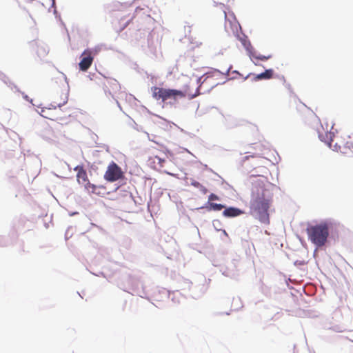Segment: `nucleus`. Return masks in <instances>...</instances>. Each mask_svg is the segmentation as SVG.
I'll return each instance as SVG.
<instances>
[{
	"label": "nucleus",
	"mask_w": 353,
	"mask_h": 353,
	"mask_svg": "<svg viewBox=\"0 0 353 353\" xmlns=\"http://www.w3.org/2000/svg\"><path fill=\"white\" fill-rule=\"evenodd\" d=\"M48 110L42 109L41 110V115L43 117H46L47 119H51V120H54L55 119L54 118H52L50 115H48Z\"/></svg>",
	"instance_id": "nucleus-18"
},
{
	"label": "nucleus",
	"mask_w": 353,
	"mask_h": 353,
	"mask_svg": "<svg viewBox=\"0 0 353 353\" xmlns=\"http://www.w3.org/2000/svg\"><path fill=\"white\" fill-rule=\"evenodd\" d=\"M206 79H207V78H206V77H205V76H204V75H203V76H201V77H199V78L197 79V81H196L197 84H199V85H201L205 82V81Z\"/></svg>",
	"instance_id": "nucleus-21"
},
{
	"label": "nucleus",
	"mask_w": 353,
	"mask_h": 353,
	"mask_svg": "<svg viewBox=\"0 0 353 353\" xmlns=\"http://www.w3.org/2000/svg\"><path fill=\"white\" fill-rule=\"evenodd\" d=\"M232 68V65H230L229 67V68L226 70L225 72H222L221 71H220L219 70H214V71L216 72L217 74H223V75H225V76H228L229 75V73L231 70Z\"/></svg>",
	"instance_id": "nucleus-17"
},
{
	"label": "nucleus",
	"mask_w": 353,
	"mask_h": 353,
	"mask_svg": "<svg viewBox=\"0 0 353 353\" xmlns=\"http://www.w3.org/2000/svg\"><path fill=\"white\" fill-rule=\"evenodd\" d=\"M156 119H157V120L156 119V125H158L159 128H162L164 130H169L172 125H174L176 128H178L181 130V132L186 133V132L183 129L179 128L174 123H170V121L163 119L162 117H159L157 114H156Z\"/></svg>",
	"instance_id": "nucleus-9"
},
{
	"label": "nucleus",
	"mask_w": 353,
	"mask_h": 353,
	"mask_svg": "<svg viewBox=\"0 0 353 353\" xmlns=\"http://www.w3.org/2000/svg\"><path fill=\"white\" fill-rule=\"evenodd\" d=\"M223 232H224V234L228 235V234L226 233V232L225 230Z\"/></svg>",
	"instance_id": "nucleus-31"
},
{
	"label": "nucleus",
	"mask_w": 353,
	"mask_h": 353,
	"mask_svg": "<svg viewBox=\"0 0 353 353\" xmlns=\"http://www.w3.org/2000/svg\"><path fill=\"white\" fill-rule=\"evenodd\" d=\"M123 177L121 168L114 162H111L108 166L104 174V179L110 182L116 181Z\"/></svg>",
	"instance_id": "nucleus-4"
},
{
	"label": "nucleus",
	"mask_w": 353,
	"mask_h": 353,
	"mask_svg": "<svg viewBox=\"0 0 353 353\" xmlns=\"http://www.w3.org/2000/svg\"><path fill=\"white\" fill-rule=\"evenodd\" d=\"M159 294H161V298H165V297L170 296L169 292L168 290H166L165 289H162V290H159Z\"/></svg>",
	"instance_id": "nucleus-16"
},
{
	"label": "nucleus",
	"mask_w": 353,
	"mask_h": 353,
	"mask_svg": "<svg viewBox=\"0 0 353 353\" xmlns=\"http://www.w3.org/2000/svg\"><path fill=\"white\" fill-rule=\"evenodd\" d=\"M155 158L159 160V163L161 165V166H162V163L164 162L165 160L159 157L157 155L155 156Z\"/></svg>",
	"instance_id": "nucleus-22"
},
{
	"label": "nucleus",
	"mask_w": 353,
	"mask_h": 353,
	"mask_svg": "<svg viewBox=\"0 0 353 353\" xmlns=\"http://www.w3.org/2000/svg\"><path fill=\"white\" fill-rule=\"evenodd\" d=\"M81 60L79 63V68L82 71H86L92 65L93 61V57L92 52L90 50H85L81 54Z\"/></svg>",
	"instance_id": "nucleus-7"
},
{
	"label": "nucleus",
	"mask_w": 353,
	"mask_h": 353,
	"mask_svg": "<svg viewBox=\"0 0 353 353\" xmlns=\"http://www.w3.org/2000/svg\"><path fill=\"white\" fill-rule=\"evenodd\" d=\"M238 264L239 259H233L225 267H222L220 271L224 276L235 279L239 275Z\"/></svg>",
	"instance_id": "nucleus-5"
},
{
	"label": "nucleus",
	"mask_w": 353,
	"mask_h": 353,
	"mask_svg": "<svg viewBox=\"0 0 353 353\" xmlns=\"http://www.w3.org/2000/svg\"><path fill=\"white\" fill-rule=\"evenodd\" d=\"M239 40L241 41L242 45L247 51L249 57L252 59V57L254 56L255 50L252 46L251 45L250 41L247 39V37L245 35L243 36V38H239Z\"/></svg>",
	"instance_id": "nucleus-11"
},
{
	"label": "nucleus",
	"mask_w": 353,
	"mask_h": 353,
	"mask_svg": "<svg viewBox=\"0 0 353 353\" xmlns=\"http://www.w3.org/2000/svg\"><path fill=\"white\" fill-rule=\"evenodd\" d=\"M232 73L239 74V72L237 70H234V71L232 72Z\"/></svg>",
	"instance_id": "nucleus-26"
},
{
	"label": "nucleus",
	"mask_w": 353,
	"mask_h": 353,
	"mask_svg": "<svg viewBox=\"0 0 353 353\" xmlns=\"http://www.w3.org/2000/svg\"><path fill=\"white\" fill-rule=\"evenodd\" d=\"M184 96L185 94L181 90L159 88L158 92H156V100L161 99V104L167 100H170L169 103H172L177 97H183Z\"/></svg>",
	"instance_id": "nucleus-3"
},
{
	"label": "nucleus",
	"mask_w": 353,
	"mask_h": 353,
	"mask_svg": "<svg viewBox=\"0 0 353 353\" xmlns=\"http://www.w3.org/2000/svg\"><path fill=\"white\" fill-rule=\"evenodd\" d=\"M52 2L54 3V0H52Z\"/></svg>",
	"instance_id": "nucleus-33"
},
{
	"label": "nucleus",
	"mask_w": 353,
	"mask_h": 353,
	"mask_svg": "<svg viewBox=\"0 0 353 353\" xmlns=\"http://www.w3.org/2000/svg\"><path fill=\"white\" fill-rule=\"evenodd\" d=\"M274 71L272 69H267L263 72L258 74L254 79L256 81L261 80V79H270L272 78L273 75Z\"/></svg>",
	"instance_id": "nucleus-13"
},
{
	"label": "nucleus",
	"mask_w": 353,
	"mask_h": 353,
	"mask_svg": "<svg viewBox=\"0 0 353 353\" xmlns=\"http://www.w3.org/2000/svg\"><path fill=\"white\" fill-rule=\"evenodd\" d=\"M272 193L262 182L253 184L250 200V214L260 222L269 223V213Z\"/></svg>",
	"instance_id": "nucleus-1"
},
{
	"label": "nucleus",
	"mask_w": 353,
	"mask_h": 353,
	"mask_svg": "<svg viewBox=\"0 0 353 353\" xmlns=\"http://www.w3.org/2000/svg\"><path fill=\"white\" fill-rule=\"evenodd\" d=\"M223 13H224L225 17L226 18L227 17V14H226L225 10H223Z\"/></svg>",
	"instance_id": "nucleus-27"
},
{
	"label": "nucleus",
	"mask_w": 353,
	"mask_h": 353,
	"mask_svg": "<svg viewBox=\"0 0 353 353\" xmlns=\"http://www.w3.org/2000/svg\"><path fill=\"white\" fill-rule=\"evenodd\" d=\"M191 185H193L194 187L196 188H199L201 190H205V188L204 186H203L199 182H198L196 181L192 180Z\"/></svg>",
	"instance_id": "nucleus-15"
},
{
	"label": "nucleus",
	"mask_w": 353,
	"mask_h": 353,
	"mask_svg": "<svg viewBox=\"0 0 353 353\" xmlns=\"http://www.w3.org/2000/svg\"><path fill=\"white\" fill-rule=\"evenodd\" d=\"M214 6L217 5V3L216 1H214Z\"/></svg>",
	"instance_id": "nucleus-30"
},
{
	"label": "nucleus",
	"mask_w": 353,
	"mask_h": 353,
	"mask_svg": "<svg viewBox=\"0 0 353 353\" xmlns=\"http://www.w3.org/2000/svg\"><path fill=\"white\" fill-rule=\"evenodd\" d=\"M317 133L319 135V139L326 143L330 148H332V142L333 140V137H334V132L331 131L324 130V128L321 125V129L317 130Z\"/></svg>",
	"instance_id": "nucleus-8"
},
{
	"label": "nucleus",
	"mask_w": 353,
	"mask_h": 353,
	"mask_svg": "<svg viewBox=\"0 0 353 353\" xmlns=\"http://www.w3.org/2000/svg\"><path fill=\"white\" fill-rule=\"evenodd\" d=\"M338 148H340V146L338 145L337 143H336L334 145V148H332L333 150H337Z\"/></svg>",
	"instance_id": "nucleus-23"
},
{
	"label": "nucleus",
	"mask_w": 353,
	"mask_h": 353,
	"mask_svg": "<svg viewBox=\"0 0 353 353\" xmlns=\"http://www.w3.org/2000/svg\"><path fill=\"white\" fill-rule=\"evenodd\" d=\"M215 200H219V197L214 194V193H211L209 196H208V201L211 202V201H215Z\"/></svg>",
	"instance_id": "nucleus-19"
},
{
	"label": "nucleus",
	"mask_w": 353,
	"mask_h": 353,
	"mask_svg": "<svg viewBox=\"0 0 353 353\" xmlns=\"http://www.w3.org/2000/svg\"><path fill=\"white\" fill-rule=\"evenodd\" d=\"M286 88L291 92V86L290 84H286Z\"/></svg>",
	"instance_id": "nucleus-25"
},
{
	"label": "nucleus",
	"mask_w": 353,
	"mask_h": 353,
	"mask_svg": "<svg viewBox=\"0 0 353 353\" xmlns=\"http://www.w3.org/2000/svg\"><path fill=\"white\" fill-rule=\"evenodd\" d=\"M308 239L317 247L324 245L329 236V228L326 223H321L307 228Z\"/></svg>",
	"instance_id": "nucleus-2"
},
{
	"label": "nucleus",
	"mask_w": 353,
	"mask_h": 353,
	"mask_svg": "<svg viewBox=\"0 0 353 353\" xmlns=\"http://www.w3.org/2000/svg\"><path fill=\"white\" fill-rule=\"evenodd\" d=\"M253 63H254L255 65H259V64L254 61H253Z\"/></svg>",
	"instance_id": "nucleus-28"
},
{
	"label": "nucleus",
	"mask_w": 353,
	"mask_h": 353,
	"mask_svg": "<svg viewBox=\"0 0 353 353\" xmlns=\"http://www.w3.org/2000/svg\"><path fill=\"white\" fill-rule=\"evenodd\" d=\"M271 57H272V55H268V56L256 55V52L254 53V56L252 57V58H254L256 59L261 60V61H266V60L270 59Z\"/></svg>",
	"instance_id": "nucleus-14"
},
{
	"label": "nucleus",
	"mask_w": 353,
	"mask_h": 353,
	"mask_svg": "<svg viewBox=\"0 0 353 353\" xmlns=\"http://www.w3.org/2000/svg\"><path fill=\"white\" fill-rule=\"evenodd\" d=\"M214 70H215L214 68H211V70L209 72L205 73L203 75L207 79L209 77H213L214 74L216 73V72L214 71Z\"/></svg>",
	"instance_id": "nucleus-20"
},
{
	"label": "nucleus",
	"mask_w": 353,
	"mask_h": 353,
	"mask_svg": "<svg viewBox=\"0 0 353 353\" xmlns=\"http://www.w3.org/2000/svg\"><path fill=\"white\" fill-rule=\"evenodd\" d=\"M207 208L209 211H220L222 209L225 208V205L221 203H216L208 201L205 204V206L201 207V208Z\"/></svg>",
	"instance_id": "nucleus-12"
},
{
	"label": "nucleus",
	"mask_w": 353,
	"mask_h": 353,
	"mask_svg": "<svg viewBox=\"0 0 353 353\" xmlns=\"http://www.w3.org/2000/svg\"><path fill=\"white\" fill-rule=\"evenodd\" d=\"M220 5L222 6V7H224V4L220 3Z\"/></svg>",
	"instance_id": "nucleus-32"
},
{
	"label": "nucleus",
	"mask_w": 353,
	"mask_h": 353,
	"mask_svg": "<svg viewBox=\"0 0 353 353\" xmlns=\"http://www.w3.org/2000/svg\"><path fill=\"white\" fill-rule=\"evenodd\" d=\"M176 296V294H174V297L172 298V300L174 301V299L175 298V296Z\"/></svg>",
	"instance_id": "nucleus-29"
},
{
	"label": "nucleus",
	"mask_w": 353,
	"mask_h": 353,
	"mask_svg": "<svg viewBox=\"0 0 353 353\" xmlns=\"http://www.w3.org/2000/svg\"><path fill=\"white\" fill-rule=\"evenodd\" d=\"M243 213V212L238 208H236V207L226 208L225 206L224 210L223 212V215L227 218H233V217L239 216L241 215Z\"/></svg>",
	"instance_id": "nucleus-10"
},
{
	"label": "nucleus",
	"mask_w": 353,
	"mask_h": 353,
	"mask_svg": "<svg viewBox=\"0 0 353 353\" xmlns=\"http://www.w3.org/2000/svg\"><path fill=\"white\" fill-rule=\"evenodd\" d=\"M74 170L77 172V179L79 183L84 185L87 189H94L95 186L88 181L87 172L82 166H77Z\"/></svg>",
	"instance_id": "nucleus-6"
},
{
	"label": "nucleus",
	"mask_w": 353,
	"mask_h": 353,
	"mask_svg": "<svg viewBox=\"0 0 353 353\" xmlns=\"http://www.w3.org/2000/svg\"><path fill=\"white\" fill-rule=\"evenodd\" d=\"M347 144L348 145V147H349L350 148H353V143H347Z\"/></svg>",
	"instance_id": "nucleus-24"
}]
</instances>
